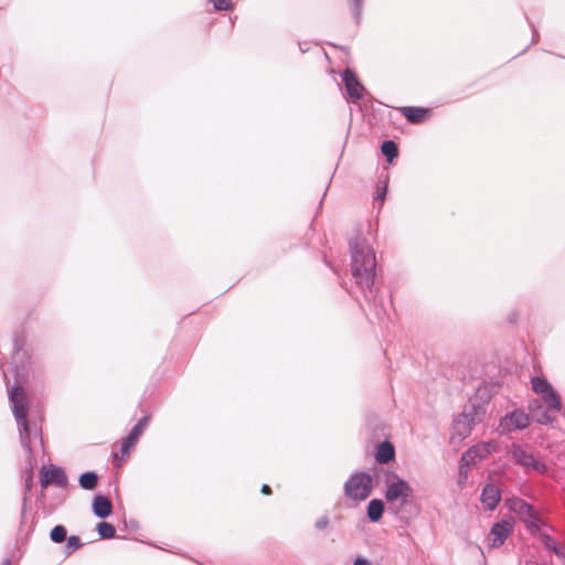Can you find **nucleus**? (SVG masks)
Here are the masks:
<instances>
[{"instance_id": "obj_13", "label": "nucleus", "mask_w": 565, "mask_h": 565, "mask_svg": "<svg viewBox=\"0 0 565 565\" xmlns=\"http://www.w3.org/2000/svg\"><path fill=\"white\" fill-rule=\"evenodd\" d=\"M149 422L150 415L142 416L122 439L120 444V452L122 457H127L129 455L131 448L137 444Z\"/></svg>"}, {"instance_id": "obj_22", "label": "nucleus", "mask_w": 565, "mask_h": 565, "mask_svg": "<svg viewBox=\"0 0 565 565\" xmlns=\"http://www.w3.org/2000/svg\"><path fill=\"white\" fill-rule=\"evenodd\" d=\"M381 152L388 163L398 157V145L394 140H384L381 145Z\"/></svg>"}, {"instance_id": "obj_23", "label": "nucleus", "mask_w": 565, "mask_h": 565, "mask_svg": "<svg viewBox=\"0 0 565 565\" xmlns=\"http://www.w3.org/2000/svg\"><path fill=\"white\" fill-rule=\"evenodd\" d=\"M542 398H543L544 403H546L551 409H554V411L562 409L561 396L554 388H551L548 392L543 394Z\"/></svg>"}, {"instance_id": "obj_9", "label": "nucleus", "mask_w": 565, "mask_h": 565, "mask_svg": "<svg viewBox=\"0 0 565 565\" xmlns=\"http://www.w3.org/2000/svg\"><path fill=\"white\" fill-rule=\"evenodd\" d=\"M340 76L349 98L353 103L361 100L366 93V88L359 79L356 72L350 67H347L340 73Z\"/></svg>"}, {"instance_id": "obj_8", "label": "nucleus", "mask_w": 565, "mask_h": 565, "mask_svg": "<svg viewBox=\"0 0 565 565\" xmlns=\"http://www.w3.org/2000/svg\"><path fill=\"white\" fill-rule=\"evenodd\" d=\"M530 425V417L524 411L516 408L507 413L499 423L501 434L512 433L514 430H523Z\"/></svg>"}, {"instance_id": "obj_42", "label": "nucleus", "mask_w": 565, "mask_h": 565, "mask_svg": "<svg viewBox=\"0 0 565 565\" xmlns=\"http://www.w3.org/2000/svg\"><path fill=\"white\" fill-rule=\"evenodd\" d=\"M527 47L523 49V51H521V54H524V52H526Z\"/></svg>"}, {"instance_id": "obj_17", "label": "nucleus", "mask_w": 565, "mask_h": 565, "mask_svg": "<svg viewBox=\"0 0 565 565\" xmlns=\"http://www.w3.org/2000/svg\"><path fill=\"white\" fill-rule=\"evenodd\" d=\"M401 113L408 122L420 124L430 116L431 110L420 106H404Z\"/></svg>"}, {"instance_id": "obj_25", "label": "nucleus", "mask_w": 565, "mask_h": 565, "mask_svg": "<svg viewBox=\"0 0 565 565\" xmlns=\"http://www.w3.org/2000/svg\"><path fill=\"white\" fill-rule=\"evenodd\" d=\"M532 390L540 395L545 394L551 388H553L552 384L545 379L541 376H533L531 380Z\"/></svg>"}, {"instance_id": "obj_28", "label": "nucleus", "mask_w": 565, "mask_h": 565, "mask_svg": "<svg viewBox=\"0 0 565 565\" xmlns=\"http://www.w3.org/2000/svg\"><path fill=\"white\" fill-rule=\"evenodd\" d=\"M350 4V11L353 15L355 24L361 23L362 19V9H363V1L364 0H348Z\"/></svg>"}, {"instance_id": "obj_35", "label": "nucleus", "mask_w": 565, "mask_h": 565, "mask_svg": "<svg viewBox=\"0 0 565 565\" xmlns=\"http://www.w3.org/2000/svg\"><path fill=\"white\" fill-rule=\"evenodd\" d=\"M353 565H372V563L363 556H358L353 561Z\"/></svg>"}, {"instance_id": "obj_41", "label": "nucleus", "mask_w": 565, "mask_h": 565, "mask_svg": "<svg viewBox=\"0 0 565 565\" xmlns=\"http://www.w3.org/2000/svg\"><path fill=\"white\" fill-rule=\"evenodd\" d=\"M527 47L523 49V51H521V54H524V52H526Z\"/></svg>"}, {"instance_id": "obj_3", "label": "nucleus", "mask_w": 565, "mask_h": 565, "mask_svg": "<svg viewBox=\"0 0 565 565\" xmlns=\"http://www.w3.org/2000/svg\"><path fill=\"white\" fill-rule=\"evenodd\" d=\"M489 402L490 395L486 390H478L473 396L469 397L462 412L454 419V435L460 438L468 437L472 427L484 419Z\"/></svg>"}, {"instance_id": "obj_31", "label": "nucleus", "mask_w": 565, "mask_h": 565, "mask_svg": "<svg viewBox=\"0 0 565 565\" xmlns=\"http://www.w3.org/2000/svg\"><path fill=\"white\" fill-rule=\"evenodd\" d=\"M537 535L541 537V541H542L544 547L548 551H552L553 545L557 544V541L555 537H553L552 535H550L545 532H542V530L540 531V533Z\"/></svg>"}, {"instance_id": "obj_36", "label": "nucleus", "mask_w": 565, "mask_h": 565, "mask_svg": "<svg viewBox=\"0 0 565 565\" xmlns=\"http://www.w3.org/2000/svg\"><path fill=\"white\" fill-rule=\"evenodd\" d=\"M519 318V313L516 311H512L508 316V320L510 323H515Z\"/></svg>"}, {"instance_id": "obj_29", "label": "nucleus", "mask_w": 565, "mask_h": 565, "mask_svg": "<svg viewBox=\"0 0 565 565\" xmlns=\"http://www.w3.org/2000/svg\"><path fill=\"white\" fill-rule=\"evenodd\" d=\"M65 541H66V544H65L64 552L66 555H71L72 553H74L76 550H78L83 545L81 539L76 535H71Z\"/></svg>"}, {"instance_id": "obj_32", "label": "nucleus", "mask_w": 565, "mask_h": 565, "mask_svg": "<svg viewBox=\"0 0 565 565\" xmlns=\"http://www.w3.org/2000/svg\"><path fill=\"white\" fill-rule=\"evenodd\" d=\"M330 524V520L328 518V515H321L320 518H318L315 522V529L317 531H322L324 529H327Z\"/></svg>"}, {"instance_id": "obj_11", "label": "nucleus", "mask_w": 565, "mask_h": 565, "mask_svg": "<svg viewBox=\"0 0 565 565\" xmlns=\"http://www.w3.org/2000/svg\"><path fill=\"white\" fill-rule=\"evenodd\" d=\"M492 449L493 447L489 443H481L467 449L462 452L460 458V472H462L463 467H472L477 465L478 461L487 458L491 454Z\"/></svg>"}, {"instance_id": "obj_18", "label": "nucleus", "mask_w": 565, "mask_h": 565, "mask_svg": "<svg viewBox=\"0 0 565 565\" xmlns=\"http://www.w3.org/2000/svg\"><path fill=\"white\" fill-rule=\"evenodd\" d=\"M396 451L394 445L388 440L381 441L375 450L374 459L380 465H386L395 459Z\"/></svg>"}, {"instance_id": "obj_19", "label": "nucleus", "mask_w": 565, "mask_h": 565, "mask_svg": "<svg viewBox=\"0 0 565 565\" xmlns=\"http://www.w3.org/2000/svg\"><path fill=\"white\" fill-rule=\"evenodd\" d=\"M385 512V503L382 499H372L366 505V518L372 523H377L382 520Z\"/></svg>"}, {"instance_id": "obj_38", "label": "nucleus", "mask_w": 565, "mask_h": 565, "mask_svg": "<svg viewBox=\"0 0 565 565\" xmlns=\"http://www.w3.org/2000/svg\"><path fill=\"white\" fill-rule=\"evenodd\" d=\"M260 491L263 494L268 495L271 493V488L268 484H263Z\"/></svg>"}, {"instance_id": "obj_1", "label": "nucleus", "mask_w": 565, "mask_h": 565, "mask_svg": "<svg viewBox=\"0 0 565 565\" xmlns=\"http://www.w3.org/2000/svg\"><path fill=\"white\" fill-rule=\"evenodd\" d=\"M349 249L352 278L366 302L373 307L374 315L382 319L386 311L377 282L375 252L361 234L350 238Z\"/></svg>"}, {"instance_id": "obj_34", "label": "nucleus", "mask_w": 565, "mask_h": 565, "mask_svg": "<svg viewBox=\"0 0 565 565\" xmlns=\"http://www.w3.org/2000/svg\"><path fill=\"white\" fill-rule=\"evenodd\" d=\"M551 552H553L557 557H561V558L565 557V551L558 543L553 545Z\"/></svg>"}, {"instance_id": "obj_20", "label": "nucleus", "mask_w": 565, "mask_h": 565, "mask_svg": "<svg viewBox=\"0 0 565 565\" xmlns=\"http://www.w3.org/2000/svg\"><path fill=\"white\" fill-rule=\"evenodd\" d=\"M535 407L530 405V411L532 412V418L541 425L552 424L555 420V417L550 414L547 409H544L543 406L535 401Z\"/></svg>"}, {"instance_id": "obj_30", "label": "nucleus", "mask_w": 565, "mask_h": 565, "mask_svg": "<svg viewBox=\"0 0 565 565\" xmlns=\"http://www.w3.org/2000/svg\"><path fill=\"white\" fill-rule=\"evenodd\" d=\"M217 11H231L234 9L232 0H207Z\"/></svg>"}, {"instance_id": "obj_15", "label": "nucleus", "mask_w": 565, "mask_h": 565, "mask_svg": "<svg viewBox=\"0 0 565 565\" xmlns=\"http://www.w3.org/2000/svg\"><path fill=\"white\" fill-rule=\"evenodd\" d=\"M480 501L484 510H495L501 501V490L490 482L486 483L481 491Z\"/></svg>"}, {"instance_id": "obj_21", "label": "nucleus", "mask_w": 565, "mask_h": 565, "mask_svg": "<svg viewBox=\"0 0 565 565\" xmlns=\"http://www.w3.org/2000/svg\"><path fill=\"white\" fill-rule=\"evenodd\" d=\"M99 476L95 471H86L79 475L78 484L84 490H94L98 484Z\"/></svg>"}, {"instance_id": "obj_37", "label": "nucleus", "mask_w": 565, "mask_h": 565, "mask_svg": "<svg viewBox=\"0 0 565 565\" xmlns=\"http://www.w3.org/2000/svg\"><path fill=\"white\" fill-rule=\"evenodd\" d=\"M124 524H125V527H131V529H138L139 527V524L137 521L135 520H130L129 523H127L126 521H124Z\"/></svg>"}, {"instance_id": "obj_27", "label": "nucleus", "mask_w": 565, "mask_h": 565, "mask_svg": "<svg viewBox=\"0 0 565 565\" xmlns=\"http://www.w3.org/2000/svg\"><path fill=\"white\" fill-rule=\"evenodd\" d=\"M388 191V178L386 177L384 180L379 181L376 186V194L374 196L375 202H380V207L384 203Z\"/></svg>"}, {"instance_id": "obj_7", "label": "nucleus", "mask_w": 565, "mask_h": 565, "mask_svg": "<svg viewBox=\"0 0 565 565\" xmlns=\"http://www.w3.org/2000/svg\"><path fill=\"white\" fill-rule=\"evenodd\" d=\"M26 337L23 328H19L13 333V353H12V369L15 377L20 379L28 374L31 355L25 350Z\"/></svg>"}, {"instance_id": "obj_24", "label": "nucleus", "mask_w": 565, "mask_h": 565, "mask_svg": "<svg viewBox=\"0 0 565 565\" xmlns=\"http://www.w3.org/2000/svg\"><path fill=\"white\" fill-rule=\"evenodd\" d=\"M96 531L99 535V539L102 540H110L116 536V529L115 526L106 521H102L97 523Z\"/></svg>"}, {"instance_id": "obj_14", "label": "nucleus", "mask_w": 565, "mask_h": 565, "mask_svg": "<svg viewBox=\"0 0 565 565\" xmlns=\"http://www.w3.org/2000/svg\"><path fill=\"white\" fill-rule=\"evenodd\" d=\"M514 527L512 519H503L492 524L490 529L491 546L500 547L504 544L505 540L510 536Z\"/></svg>"}, {"instance_id": "obj_6", "label": "nucleus", "mask_w": 565, "mask_h": 565, "mask_svg": "<svg viewBox=\"0 0 565 565\" xmlns=\"http://www.w3.org/2000/svg\"><path fill=\"white\" fill-rule=\"evenodd\" d=\"M373 489V477L367 471L353 472L343 484L344 495L352 501L367 499Z\"/></svg>"}, {"instance_id": "obj_2", "label": "nucleus", "mask_w": 565, "mask_h": 565, "mask_svg": "<svg viewBox=\"0 0 565 565\" xmlns=\"http://www.w3.org/2000/svg\"><path fill=\"white\" fill-rule=\"evenodd\" d=\"M8 397L11 404L13 417L18 424L20 441L26 452V460L30 466V469L24 477V495L21 511L22 523L25 519L26 502L34 481L32 465L35 462V456L32 449V441L39 439L40 445L43 447V438L41 429L35 423H31L28 418L30 407L23 387L18 383L13 384L8 392Z\"/></svg>"}, {"instance_id": "obj_16", "label": "nucleus", "mask_w": 565, "mask_h": 565, "mask_svg": "<svg viewBox=\"0 0 565 565\" xmlns=\"http://www.w3.org/2000/svg\"><path fill=\"white\" fill-rule=\"evenodd\" d=\"M92 511L96 518L105 520L113 513V503L106 495L97 493L92 501Z\"/></svg>"}, {"instance_id": "obj_4", "label": "nucleus", "mask_w": 565, "mask_h": 565, "mask_svg": "<svg viewBox=\"0 0 565 565\" xmlns=\"http://www.w3.org/2000/svg\"><path fill=\"white\" fill-rule=\"evenodd\" d=\"M380 472H383L385 476L384 481L386 483V490L384 498L390 504V509H393L395 502H399L394 513L401 515L399 518L403 519L413 498V488L404 478L399 477L393 470L381 468Z\"/></svg>"}, {"instance_id": "obj_12", "label": "nucleus", "mask_w": 565, "mask_h": 565, "mask_svg": "<svg viewBox=\"0 0 565 565\" xmlns=\"http://www.w3.org/2000/svg\"><path fill=\"white\" fill-rule=\"evenodd\" d=\"M40 483L42 488H46L49 484H55L58 488H66L68 479L61 467L51 466L50 468H46L43 466L40 471Z\"/></svg>"}, {"instance_id": "obj_5", "label": "nucleus", "mask_w": 565, "mask_h": 565, "mask_svg": "<svg viewBox=\"0 0 565 565\" xmlns=\"http://www.w3.org/2000/svg\"><path fill=\"white\" fill-rule=\"evenodd\" d=\"M509 509L514 512L520 521L525 525L531 535H537L542 526L547 523L543 520L534 505L521 498H513L507 501Z\"/></svg>"}, {"instance_id": "obj_26", "label": "nucleus", "mask_w": 565, "mask_h": 565, "mask_svg": "<svg viewBox=\"0 0 565 565\" xmlns=\"http://www.w3.org/2000/svg\"><path fill=\"white\" fill-rule=\"evenodd\" d=\"M50 539L53 543H63L67 539V530L64 525H55L50 532Z\"/></svg>"}, {"instance_id": "obj_33", "label": "nucleus", "mask_w": 565, "mask_h": 565, "mask_svg": "<svg viewBox=\"0 0 565 565\" xmlns=\"http://www.w3.org/2000/svg\"><path fill=\"white\" fill-rule=\"evenodd\" d=\"M525 19H526L530 28L532 29V41H531V44H535L540 40V33L536 30V28L534 26V24L532 23V21L527 17H525Z\"/></svg>"}, {"instance_id": "obj_40", "label": "nucleus", "mask_w": 565, "mask_h": 565, "mask_svg": "<svg viewBox=\"0 0 565 565\" xmlns=\"http://www.w3.org/2000/svg\"><path fill=\"white\" fill-rule=\"evenodd\" d=\"M299 49L303 53L308 51V47H305V45H302L300 42H299Z\"/></svg>"}, {"instance_id": "obj_39", "label": "nucleus", "mask_w": 565, "mask_h": 565, "mask_svg": "<svg viewBox=\"0 0 565 565\" xmlns=\"http://www.w3.org/2000/svg\"><path fill=\"white\" fill-rule=\"evenodd\" d=\"M12 562H11V558H4L1 563V565H11Z\"/></svg>"}, {"instance_id": "obj_10", "label": "nucleus", "mask_w": 565, "mask_h": 565, "mask_svg": "<svg viewBox=\"0 0 565 565\" xmlns=\"http://www.w3.org/2000/svg\"><path fill=\"white\" fill-rule=\"evenodd\" d=\"M510 455L512 460L524 469L534 470L540 473L546 472V465L537 461L531 452L523 449L520 445L513 444Z\"/></svg>"}]
</instances>
